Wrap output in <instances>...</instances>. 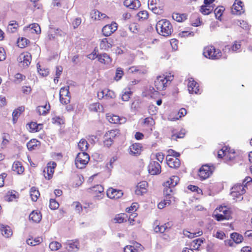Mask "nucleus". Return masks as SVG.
I'll use <instances>...</instances> for the list:
<instances>
[{"instance_id": "obj_46", "label": "nucleus", "mask_w": 252, "mask_h": 252, "mask_svg": "<svg viewBox=\"0 0 252 252\" xmlns=\"http://www.w3.org/2000/svg\"><path fill=\"white\" fill-rule=\"evenodd\" d=\"M26 76L20 73H17L14 75L13 82L16 84H19L22 81L25 80Z\"/></svg>"}, {"instance_id": "obj_64", "label": "nucleus", "mask_w": 252, "mask_h": 252, "mask_svg": "<svg viewBox=\"0 0 252 252\" xmlns=\"http://www.w3.org/2000/svg\"><path fill=\"white\" fill-rule=\"evenodd\" d=\"M124 252H137V249L132 246H126L124 250Z\"/></svg>"}, {"instance_id": "obj_42", "label": "nucleus", "mask_w": 252, "mask_h": 252, "mask_svg": "<svg viewBox=\"0 0 252 252\" xmlns=\"http://www.w3.org/2000/svg\"><path fill=\"white\" fill-rule=\"evenodd\" d=\"M107 119L112 124H118L120 123V119L119 116L115 115H108Z\"/></svg>"}, {"instance_id": "obj_6", "label": "nucleus", "mask_w": 252, "mask_h": 252, "mask_svg": "<svg viewBox=\"0 0 252 252\" xmlns=\"http://www.w3.org/2000/svg\"><path fill=\"white\" fill-rule=\"evenodd\" d=\"M69 87H63L60 91V100L64 104H67L70 102V96L69 95Z\"/></svg>"}, {"instance_id": "obj_16", "label": "nucleus", "mask_w": 252, "mask_h": 252, "mask_svg": "<svg viewBox=\"0 0 252 252\" xmlns=\"http://www.w3.org/2000/svg\"><path fill=\"white\" fill-rule=\"evenodd\" d=\"M112 46V40L111 38H103L100 43V48L101 49L108 50Z\"/></svg>"}, {"instance_id": "obj_9", "label": "nucleus", "mask_w": 252, "mask_h": 252, "mask_svg": "<svg viewBox=\"0 0 252 252\" xmlns=\"http://www.w3.org/2000/svg\"><path fill=\"white\" fill-rule=\"evenodd\" d=\"M107 196L111 199H118L123 195L121 190H118L113 188H109L107 191Z\"/></svg>"}, {"instance_id": "obj_36", "label": "nucleus", "mask_w": 252, "mask_h": 252, "mask_svg": "<svg viewBox=\"0 0 252 252\" xmlns=\"http://www.w3.org/2000/svg\"><path fill=\"white\" fill-rule=\"evenodd\" d=\"M99 94H102V97H103L104 96L110 98H113L115 97V93L110 90H103L101 92H100Z\"/></svg>"}, {"instance_id": "obj_7", "label": "nucleus", "mask_w": 252, "mask_h": 252, "mask_svg": "<svg viewBox=\"0 0 252 252\" xmlns=\"http://www.w3.org/2000/svg\"><path fill=\"white\" fill-rule=\"evenodd\" d=\"M188 82V90L190 94H200L199 86L198 84L195 82L193 78H190L189 79Z\"/></svg>"}, {"instance_id": "obj_25", "label": "nucleus", "mask_w": 252, "mask_h": 252, "mask_svg": "<svg viewBox=\"0 0 252 252\" xmlns=\"http://www.w3.org/2000/svg\"><path fill=\"white\" fill-rule=\"evenodd\" d=\"M155 125V121L152 117H148L144 119L143 125L144 127H147L152 131V127Z\"/></svg>"}, {"instance_id": "obj_39", "label": "nucleus", "mask_w": 252, "mask_h": 252, "mask_svg": "<svg viewBox=\"0 0 252 252\" xmlns=\"http://www.w3.org/2000/svg\"><path fill=\"white\" fill-rule=\"evenodd\" d=\"M18 27V24L16 21H11L8 25L7 30L10 32H16Z\"/></svg>"}, {"instance_id": "obj_56", "label": "nucleus", "mask_w": 252, "mask_h": 252, "mask_svg": "<svg viewBox=\"0 0 252 252\" xmlns=\"http://www.w3.org/2000/svg\"><path fill=\"white\" fill-rule=\"evenodd\" d=\"M30 28L33 30L36 34H39L41 32L40 27L37 23H33L30 25Z\"/></svg>"}, {"instance_id": "obj_5", "label": "nucleus", "mask_w": 252, "mask_h": 252, "mask_svg": "<svg viewBox=\"0 0 252 252\" xmlns=\"http://www.w3.org/2000/svg\"><path fill=\"white\" fill-rule=\"evenodd\" d=\"M32 60V55L29 52H24L21 54L18 58V61L24 68L27 67L30 64Z\"/></svg>"}, {"instance_id": "obj_18", "label": "nucleus", "mask_w": 252, "mask_h": 252, "mask_svg": "<svg viewBox=\"0 0 252 252\" xmlns=\"http://www.w3.org/2000/svg\"><path fill=\"white\" fill-rule=\"evenodd\" d=\"M98 61L101 63L109 64L112 62V59L106 53L100 54L98 55Z\"/></svg>"}, {"instance_id": "obj_3", "label": "nucleus", "mask_w": 252, "mask_h": 252, "mask_svg": "<svg viewBox=\"0 0 252 252\" xmlns=\"http://www.w3.org/2000/svg\"><path fill=\"white\" fill-rule=\"evenodd\" d=\"M89 160L90 157L87 153H79L75 158V164L77 168L82 169L85 167Z\"/></svg>"}, {"instance_id": "obj_62", "label": "nucleus", "mask_w": 252, "mask_h": 252, "mask_svg": "<svg viewBox=\"0 0 252 252\" xmlns=\"http://www.w3.org/2000/svg\"><path fill=\"white\" fill-rule=\"evenodd\" d=\"M218 210H219L220 212H222V215H225V216L227 215H229L230 216V212L226 206H220Z\"/></svg>"}, {"instance_id": "obj_54", "label": "nucleus", "mask_w": 252, "mask_h": 252, "mask_svg": "<svg viewBox=\"0 0 252 252\" xmlns=\"http://www.w3.org/2000/svg\"><path fill=\"white\" fill-rule=\"evenodd\" d=\"M158 4H153L151 5L150 3H148V6L154 13L159 14L160 13L161 9L158 7Z\"/></svg>"}, {"instance_id": "obj_52", "label": "nucleus", "mask_w": 252, "mask_h": 252, "mask_svg": "<svg viewBox=\"0 0 252 252\" xmlns=\"http://www.w3.org/2000/svg\"><path fill=\"white\" fill-rule=\"evenodd\" d=\"M173 188L170 187H165L164 189L163 193L165 196H167L169 198H172L173 189Z\"/></svg>"}, {"instance_id": "obj_47", "label": "nucleus", "mask_w": 252, "mask_h": 252, "mask_svg": "<svg viewBox=\"0 0 252 252\" xmlns=\"http://www.w3.org/2000/svg\"><path fill=\"white\" fill-rule=\"evenodd\" d=\"M186 133L185 129H181V131L175 134H173L171 136V139L177 140V138H182L184 137Z\"/></svg>"}, {"instance_id": "obj_35", "label": "nucleus", "mask_w": 252, "mask_h": 252, "mask_svg": "<svg viewBox=\"0 0 252 252\" xmlns=\"http://www.w3.org/2000/svg\"><path fill=\"white\" fill-rule=\"evenodd\" d=\"M224 10L225 8L222 6H219L215 9L214 13L216 19L221 21V17Z\"/></svg>"}, {"instance_id": "obj_53", "label": "nucleus", "mask_w": 252, "mask_h": 252, "mask_svg": "<svg viewBox=\"0 0 252 252\" xmlns=\"http://www.w3.org/2000/svg\"><path fill=\"white\" fill-rule=\"evenodd\" d=\"M30 42L29 40L25 38H22L18 40V46L20 48H24Z\"/></svg>"}, {"instance_id": "obj_17", "label": "nucleus", "mask_w": 252, "mask_h": 252, "mask_svg": "<svg viewBox=\"0 0 252 252\" xmlns=\"http://www.w3.org/2000/svg\"><path fill=\"white\" fill-rule=\"evenodd\" d=\"M91 16L92 18L95 20H100L105 18H108L105 14L102 13L96 9L93 10L91 11Z\"/></svg>"}, {"instance_id": "obj_12", "label": "nucleus", "mask_w": 252, "mask_h": 252, "mask_svg": "<svg viewBox=\"0 0 252 252\" xmlns=\"http://www.w3.org/2000/svg\"><path fill=\"white\" fill-rule=\"evenodd\" d=\"M124 4L130 9H136L141 6V2L139 0H125Z\"/></svg>"}, {"instance_id": "obj_21", "label": "nucleus", "mask_w": 252, "mask_h": 252, "mask_svg": "<svg viewBox=\"0 0 252 252\" xmlns=\"http://www.w3.org/2000/svg\"><path fill=\"white\" fill-rule=\"evenodd\" d=\"M42 216L40 212L33 211L29 215V219L33 222L38 223L41 220Z\"/></svg>"}, {"instance_id": "obj_22", "label": "nucleus", "mask_w": 252, "mask_h": 252, "mask_svg": "<svg viewBox=\"0 0 252 252\" xmlns=\"http://www.w3.org/2000/svg\"><path fill=\"white\" fill-rule=\"evenodd\" d=\"M179 181V178L177 176H172L170 179L164 183L165 187L174 188L177 185Z\"/></svg>"}, {"instance_id": "obj_26", "label": "nucleus", "mask_w": 252, "mask_h": 252, "mask_svg": "<svg viewBox=\"0 0 252 252\" xmlns=\"http://www.w3.org/2000/svg\"><path fill=\"white\" fill-rule=\"evenodd\" d=\"M12 169L14 171L16 172L18 174H22L24 171V168L20 162L16 161L12 165Z\"/></svg>"}, {"instance_id": "obj_4", "label": "nucleus", "mask_w": 252, "mask_h": 252, "mask_svg": "<svg viewBox=\"0 0 252 252\" xmlns=\"http://www.w3.org/2000/svg\"><path fill=\"white\" fill-rule=\"evenodd\" d=\"M214 169L213 166H210L208 164L202 165L199 169L198 175L201 180L206 179L212 175Z\"/></svg>"}, {"instance_id": "obj_60", "label": "nucleus", "mask_w": 252, "mask_h": 252, "mask_svg": "<svg viewBox=\"0 0 252 252\" xmlns=\"http://www.w3.org/2000/svg\"><path fill=\"white\" fill-rule=\"evenodd\" d=\"M132 93L131 91H126L123 93L122 95V99L123 101H126L129 100Z\"/></svg>"}, {"instance_id": "obj_30", "label": "nucleus", "mask_w": 252, "mask_h": 252, "mask_svg": "<svg viewBox=\"0 0 252 252\" xmlns=\"http://www.w3.org/2000/svg\"><path fill=\"white\" fill-rule=\"evenodd\" d=\"M235 158L236 154L234 150H231L230 148H228L226 154V160L228 161H233Z\"/></svg>"}, {"instance_id": "obj_8", "label": "nucleus", "mask_w": 252, "mask_h": 252, "mask_svg": "<svg viewBox=\"0 0 252 252\" xmlns=\"http://www.w3.org/2000/svg\"><path fill=\"white\" fill-rule=\"evenodd\" d=\"M148 171L151 175L158 174L161 172V166L158 162L151 161L149 165Z\"/></svg>"}, {"instance_id": "obj_45", "label": "nucleus", "mask_w": 252, "mask_h": 252, "mask_svg": "<svg viewBox=\"0 0 252 252\" xmlns=\"http://www.w3.org/2000/svg\"><path fill=\"white\" fill-rule=\"evenodd\" d=\"M61 247V244L57 241L52 242L49 244V248L52 251H57L60 249Z\"/></svg>"}, {"instance_id": "obj_44", "label": "nucleus", "mask_w": 252, "mask_h": 252, "mask_svg": "<svg viewBox=\"0 0 252 252\" xmlns=\"http://www.w3.org/2000/svg\"><path fill=\"white\" fill-rule=\"evenodd\" d=\"M118 134H119V130L118 129H113L108 131L105 135H106L107 139L113 140V139L117 136Z\"/></svg>"}, {"instance_id": "obj_63", "label": "nucleus", "mask_w": 252, "mask_h": 252, "mask_svg": "<svg viewBox=\"0 0 252 252\" xmlns=\"http://www.w3.org/2000/svg\"><path fill=\"white\" fill-rule=\"evenodd\" d=\"M194 35V33L192 32H188V31H183L179 33V36L181 37H186L190 36H193Z\"/></svg>"}, {"instance_id": "obj_51", "label": "nucleus", "mask_w": 252, "mask_h": 252, "mask_svg": "<svg viewBox=\"0 0 252 252\" xmlns=\"http://www.w3.org/2000/svg\"><path fill=\"white\" fill-rule=\"evenodd\" d=\"M103 34L105 36H109L111 35L112 33L113 32H112V31H111L110 29V26H109L108 25H107L103 27L102 30Z\"/></svg>"}, {"instance_id": "obj_10", "label": "nucleus", "mask_w": 252, "mask_h": 252, "mask_svg": "<svg viewBox=\"0 0 252 252\" xmlns=\"http://www.w3.org/2000/svg\"><path fill=\"white\" fill-rule=\"evenodd\" d=\"M166 160L168 165L171 168H178L181 164L180 160L178 158L172 157L170 155H168L166 157Z\"/></svg>"}, {"instance_id": "obj_34", "label": "nucleus", "mask_w": 252, "mask_h": 252, "mask_svg": "<svg viewBox=\"0 0 252 252\" xmlns=\"http://www.w3.org/2000/svg\"><path fill=\"white\" fill-rule=\"evenodd\" d=\"M230 237L233 241L237 244L241 243L243 239L242 235L236 232L231 233Z\"/></svg>"}, {"instance_id": "obj_14", "label": "nucleus", "mask_w": 252, "mask_h": 252, "mask_svg": "<svg viewBox=\"0 0 252 252\" xmlns=\"http://www.w3.org/2000/svg\"><path fill=\"white\" fill-rule=\"evenodd\" d=\"M148 183L146 181L140 182L137 186V188L135 191L137 195H142L147 191V187Z\"/></svg>"}, {"instance_id": "obj_11", "label": "nucleus", "mask_w": 252, "mask_h": 252, "mask_svg": "<svg viewBox=\"0 0 252 252\" xmlns=\"http://www.w3.org/2000/svg\"><path fill=\"white\" fill-rule=\"evenodd\" d=\"M243 2L241 1L235 2L231 8V12L233 14L240 15L244 12Z\"/></svg>"}, {"instance_id": "obj_33", "label": "nucleus", "mask_w": 252, "mask_h": 252, "mask_svg": "<svg viewBox=\"0 0 252 252\" xmlns=\"http://www.w3.org/2000/svg\"><path fill=\"white\" fill-rule=\"evenodd\" d=\"M212 56H211V60H219L221 58L222 56V53L219 49H216L214 46V50H213Z\"/></svg>"}, {"instance_id": "obj_55", "label": "nucleus", "mask_w": 252, "mask_h": 252, "mask_svg": "<svg viewBox=\"0 0 252 252\" xmlns=\"http://www.w3.org/2000/svg\"><path fill=\"white\" fill-rule=\"evenodd\" d=\"M41 242V239L39 238L37 239H35L34 240H32L31 239H29L27 240V243L30 246H35Z\"/></svg>"}, {"instance_id": "obj_41", "label": "nucleus", "mask_w": 252, "mask_h": 252, "mask_svg": "<svg viewBox=\"0 0 252 252\" xmlns=\"http://www.w3.org/2000/svg\"><path fill=\"white\" fill-rule=\"evenodd\" d=\"M98 192L94 194V199L100 200L104 197V188L103 187H98Z\"/></svg>"}, {"instance_id": "obj_23", "label": "nucleus", "mask_w": 252, "mask_h": 252, "mask_svg": "<svg viewBox=\"0 0 252 252\" xmlns=\"http://www.w3.org/2000/svg\"><path fill=\"white\" fill-rule=\"evenodd\" d=\"M0 230L2 234L5 237H9L12 234V232L9 226L3 224L0 225Z\"/></svg>"}, {"instance_id": "obj_59", "label": "nucleus", "mask_w": 252, "mask_h": 252, "mask_svg": "<svg viewBox=\"0 0 252 252\" xmlns=\"http://www.w3.org/2000/svg\"><path fill=\"white\" fill-rule=\"evenodd\" d=\"M49 207L52 210H55L59 207V204L54 199H51L50 200Z\"/></svg>"}, {"instance_id": "obj_40", "label": "nucleus", "mask_w": 252, "mask_h": 252, "mask_svg": "<svg viewBox=\"0 0 252 252\" xmlns=\"http://www.w3.org/2000/svg\"><path fill=\"white\" fill-rule=\"evenodd\" d=\"M214 7L203 5L201 6L200 11L203 15H208L213 10Z\"/></svg>"}, {"instance_id": "obj_15", "label": "nucleus", "mask_w": 252, "mask_h": 252, "mask_svg": "<svg viewBox=\"0 0 252 252\" xmlns=\"http://www.w3.org/2000/svg\"><path fill=\"white\" fill-rule=\"evenodd\" d=\"M141 148V146L140 144H133L129 148V153L132 156H137L140 154Z\"/></svg>"}, {"instance_id": "obj_1", "label": "nucleus", "mask_w": 252, "mask_h": 252, "mask_svg": "<svg viewBox=\"0 0 252 252\" xmlns=\"http://www.w3.org/2000/svg\"><path fill=\"white\" fill-rule=\"evenodd\" d=\"M156 28L159 34L165 37L170 35L173 31L171 24L166 19L159 20L157 23Z\"/></svg>"}, {"instance_id": "obj_49", "label": "nucleus", "mask_w": 252, "mask_h": 252, "mask_svg": "<svg viewBox=\"0 0 252 252\" xmlns=\"http://www.w3.org/2000/svg\"><path fill=\"white\" fill-rule=\"evenodd\" d=\"M137 16L140 20H144L148 18V13L146 10L141 11L137 13Z\"/></svg>"}, {"instance_id": "obj_37", "label": "nucleus", "mask_w": 252, "mask_h": 252, "mask_svg": "<svg viewBox=\"0 0 252 252\" xmlns=\"http://www.w3.org/2000/svg\"><path fill=\"white\" fill-rule=\"evenodd\" d=\"M89 109L93 112H100L102 110V106L99 103H94L90 105Z\"/></svg>"}, {"instance_id": "obj_50", "label": "nucleus", "mask_w": 252, "mask_h": 252, "mask_svg": "<svg viewBox=\"0 0 252 252\" xmlns=\"http://www.w3.org/2000/svg\"><path fill=\"white\" fill-rule=\"evenodd\" d=\"M124 75V71L122 68L118 67L116 71V74L115 76V80L119 81L120 80Z\"/></svg>"}, {"instance_id": "obj_48", "label": "nucleus", "mask_w": 252, "mask_h": 252, "mask_svg": "<svg viewBox=\"0 0 252 252\" xmlns=\"http://www.w3.org/2000/svg\"><path fill=\"white\" fill-rule=\"evenodd\" d=\"M38 141L35 139H32L29 142H28L27 144V146L28 150L32 151L34 149V147L37 146V143Z\"/></svg>"}, {"instance_id": "obj_13", "label": "nucleus", "mask_w": 252, "mask_h": 252, "mask_svg": "<svg viewBox=\"0 0 252 252\" xmlns=\"http://www.w3.org/2000/svg\"><path fill=\"white\" fill-rule=\"evenodd\" d=\"M57 166V164L55 162L53 161L48 163L47 166V175L44 174V177L46 179L50 180L53 176L54 172V169Z\"/></svg>"}, {"instance_id": "obj_31", "label": "nucleus", "mask_w": 252, "mask_h": 252, "mask_svg": "<svg viewBox=\"0 0 252 252\" xmlns=\"http://www.w3.org/2000/svg\"><path fill=\"white\" fill-rule=\"evenodd\" d=\"M213 50H214L213 46H208L205 47L203 49V52L204 56L207 58L211 59V56H212Z\"/></svg>"}, {"instance_id": "obj_28", "label": "nucleus", "mask_w": 252, "mask_h": 252, "mask_svg": "<svg viewBox=\"0 0 252 252\" xmlns=\"http://www.w3.org/2000/svg\"><path fill=\"white\" fill-rule=\"evenodd\" d=\"M204 240V239L202 238L196 239L191 243L190 247H191L192 249L198 250L199 247L201 246V244L203 243Z\"/></svg>"}, {"instance_id": "obj_43", "label": "nucleus", "mask_w": 252, "mask_h": 252, "mask_svg": "<svg viewBox=\"0 0 252 252\" xmlns=\"http://www.w3.org/2000/svg\"><path fill=\"white\" fill-rule=\"evenodd\" d=\"M172 18L174 20L177 22H181L186 19L187 16L186 14H181L179 13H174L172 15Z\"/></svg>"}, {"instance_id": "obj_32", "label": "nucleus", "mask_w": 252, "mask_h": 252, "mask_svg": "<svg viewBox=\"0 0 252 252\" xmlns=\"http://www.w3.org/2000/svg\"><path fill=\"white\" fill-rule=\"evenodd\" d=\"M78 146L79 149L82 152H85V151L88 149L89 144L87 141L84 139H82L80 140L78 144Z\"/></svg>"}, {"instance_id": "obj_20", "label": "nucleus", "mask_w": 252, "mask_h": 252, "mask_svg": "<svg viewBox=\"0 0 252 252\" xmlns=\"http://www.w3.org/2000/svg\"><path fill=\"white\" fill-rule=\"evenodd\" d=\"M66 249L68 251L76 252L79 249V243L77 241H68L66 243Z\"/></svg>"}, {"instance_id": "obj_29", "label": "nucleus", "mask_w": 252, "mask_h": 252, "mask_svg": "<svg viewBox=\"0 0 252 252\" xmlns=\"http://www.w3.org/2000/svg\"><path fill=\"white\" fill-rule=\"evenodd\" d=\"M246 192L245 190H242L240 192H237L236 191L231 190L230 194L233 197V199L237 200H241L243 199L242 195Z\"/></svg>"}, {"instance_id": "obj_19", "label": "nucleus", "mask_w": 252, "mask_h": 252, "mask_svg": "<svg viewBox=\"0 0 252 252\" xmlns=\"http://www.w3.org/2000/svg\"><path fill=\"white\" fill-rule=\"evenodd\" d=\"M241 47V45L239 42L235 41L231 47L228 45L225 46L223 51L226 52L227 50H228L230 52H239L240 51L238 50L240 49Z\"/></svg>"}, {"instance_id": "obj_2", "label": "nucleus", "mask_w": 252, "mask_h": 252, "mask_svg": "<svg viewBox=\"0 0 252 252\" xmlns=\"http://www.w3.org/2000/svg\"><path fill=\"white\" fill-rule=\"evenodd\" d=\"M173 75H160L157 76L155 80L154 85L157 91L164 90L168 84L173 79Z\"/></svg>"}, {"instance_id": "obj_61", "label": "nucleus", "mask_w": 252, "mask_h": 252, "mask_svg": "<svg viewBox=\"0 0 252 252\" xmlns=\"http://www.w3.org/2000/svg\"><path fill=\"white\" fill-rule=\"evenodd\" d=\"M228 149V147H223L219 152L218 157L219 158H222V157L226 158V154L227 152V150Z\"/></svg>"}, {"instance_id": "obj_27", "label": "nucleus", "mask_w": 252, "mask_h": 252, "mask_svg": "<svg viewBox=\"0 0 252 252\" xmlns=\"http://www.w3.org/2000/svg\"><path fill=\"white\" fill-rule=\"evenodd\" d=\"M30 194L31 199L33 201H36L40 196V193L38 190L34 187L31 189Z\"/></svg>"}, {"instance_id": "obj_24", "label": "nucleus", "mask_w": 252, "mask_h": 252, "mask_svg": "<svg viewBox=\"0 0 252 252\" xmlns=\"http://www.w3.org/2000/svg\"><path fill=\"white\" fill-rule=\"evenodd\" d=\"M50 108V104H46L43 106H39L37 107L36 111L39 115H45L48 112Z\"/></svg>"}, {"instance_id": "obj_57", "label": "nucleus", "mask_w": 252, "mask_h": 252, "mask_svg": "<svg viewBox=\"0 0 252 252\" xmlns=\"http://www.w3.org/2000/svg\"><path fill=\"white\" fill-rule=\"evenodd\" d=\"M28 126L31 132H37V129H38V124L36 123L32 122L28 124Z\"/></svg>"}, {"instance_id": "obj_58", "label": "nucleus", "mask_w": 252, "mask_h": 252, "mask_svg": "<svg viewBox=\"0 0 252 252\" xmlns=\"http://www.w3.org/2000/svg\"><path fill=\"white\" fill-rule=\"evenodd\" d=\"M137 206L138 204L137 203H133L130 207L126 208V211L128 213H135V211L137 210Z\"/></svg>"}, {"instance_id": "obj_38", "label": "nucleus", "mask_w": 252, "mask_h": 252, "mask_svg": "<svg viewBox=\"0 0 252 252\" xmlns=\"http://www.w3.org/2000/svg\"><path fill=\"white\" fill-rule=\"evenodd\" d=\"M18 193L15 190L13 191H9L6 196L5 197V200L8 201H12L14 199H16L17 198Z\"/></svg>"}]
</instances>
